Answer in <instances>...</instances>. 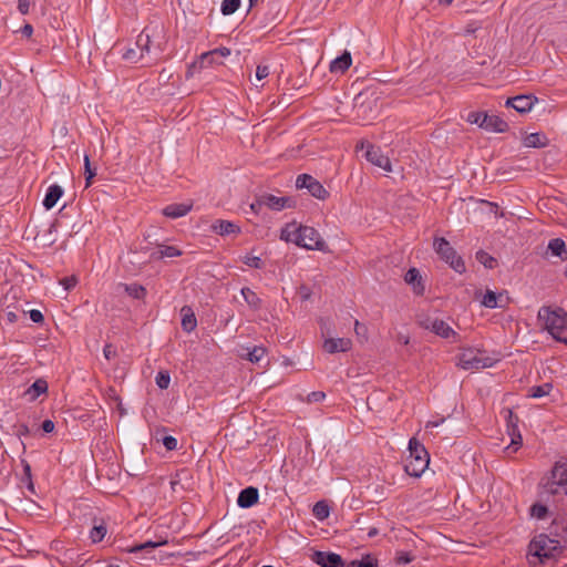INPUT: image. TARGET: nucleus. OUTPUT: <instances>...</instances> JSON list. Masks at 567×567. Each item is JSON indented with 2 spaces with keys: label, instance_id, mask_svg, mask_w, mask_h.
<instances>
[{
  "label": "nucleus",
  "instance_id": "obj_19",
  "mask_svg": "<svg viewBox=\"0 0 567 567\" xmlns=\"http://www.w3.org/2000/svg\"><path fill=\"white\" fill-rule=\"evenodd\" d=\"M534 99L528 95H518L506 101V106H512L519 113H526L532 110Z\"/></svg>",
  "mask_w": 567,
  "mask_h": 567
},
{
  "label": "nucleus",
  "instance_id": "obj_13",
  "mask_svg": "<svg viewBox=\"0 0 567 567\" xmlns=\"http://www.w3.org/2000/svg\"><path fill=\"white\" fill-rule=\"evenodd\" d=\"M554 543V540L549 539L545 535H539L538 537L534 538L529 545L530 551L534 556H537L538 558H548L550 556V545Z\"/></svg>",
  "mask_w": 567,
  "mask_h": 567
},
{
  "label": "nucleus",
  "instance_id": "obj_14",
  "mask_svg": "<svg viewBox=\"0 0 567 567\" xmlns=\"http://www.w3.org/2000/svg\"><path fill=\"white\" fill-rule=\"evenodd\" d=\"M311 559L321 567H343L341 556L334 553L315 551Z\"/></svg>",
  "mask_w": 567,
  "mask_h": 567
},
{
  "label": "nucleus",
  "instance_id": "obj_16",
  "mask_svg": "<svg viewBox=\"0 0 567 567\" xmlns=\"http://www.w3.org/2000/svg\"><path fill=\"white\" fill-rule=\"evenodd\" d=\"M351 347L352 341L349 338H330L323 342V349L328 353L347 352Z\"/></svg>",
  "mask_w": 567,
  "mask_h": 567
},
{
  "label": "nucleus",
  "instance_id": "obj_48",
  "mask_svg": "<svg viewBox=\"0 0 567 567\" xmlns=\"http://www.w3.org/2000/svg\"><path fill=\"white\" fill-rule=\"evenodd\" d=\"M162 442L167 451H174L177 449V440L174 436H171V435L165 436L162 440Z\"/></svg>",
  "mask_w": 567,
  "mask_h": 567
},
{
  "label": "nucleus",
  "instance_id": "obj_8",
  "mask_svg": "<svg viewBox=\"0 0 567 567\" xmlns=\"http://www.w3.org/2000/svg\"><path fill=\"white\" fill-rule=\"evenodd\" d=\"M422 327L432 331L436 336L449 339L452 342H457L460 340V336L453 330L452 327L447 322L439 318H427L426 320L421 322Z\"/></svg>",
  "mask_w": 567,
  "mask_h": 567
},
{
  "label": "nucleus",
  "instance_id": "obj_35",
  "mask_svg": "<svg viewBox=\"0 0 567 567\" xmlns=\"http://www.w3.org/2000/svg\"><path fill=\"white\" fill-rule=\"evenodd\" d=\"M551 389V383H544L542 385L532 386L529 389V396L534 399L546 396L550 393Z\"/></svg>",
  "mask_w": 567,
  "mask_h": 567
},
{
  "label": "nucleus",
  "instance_id": "obj_1",
  "mask_svg": "<svg viewBox=\"0 0 567 567\" xmlns=\"http://www.w3.org/2000/svg\"><path fill=\"white\" fill-rule=\"evenodd\" d=\"M280 239L307 250L330 251L327 243L316 228L303 226L296 221L287 224L281 229Z\"/></svg>",
  "mask_w": 567,
  "mask_h": 567
},
{
  "label": "nucleus",
  "instance_id": "obj_17",
  "mask_svg": "<svg viewBox=\"0 0 567 567\" xmlns=\"http://www.w3.org/2000/svg\"><path fill=\"white\" fill-rule=\"evenodd\" d=\"M508 413V421H507V430L508 434L511 436V445L506 447V450H509L512 446H514L513 452H516L517 449L522 445V435L517 429L516 422L518 421L517 416L513 414L512 411H507Z\"/></svg>",
  "mask_w": 567,
  "mask_h": 567
},
{
  "label": "nucleus",
  "instance_id": "obj_62",
  "mask_svg": "<svg viewBox=\"0 0 567 567\" xmlns=\"http://www.w3.org/2000/svg\"><path fill=\"white\" fill-rule=\"evenodd\" d=\"M8 319L10 322H14L17 320V315L14 312H9Z\"/></svg>",
  "mask_w": 567,
  "mask_h": 567
},
{
  "label": "nucleus",
  "instance_id": "obj_21",
  "mask_svg": "<svg viewBox=\"0 0 567 567\" xmlns=\"http://www.w3.org/2000/svg\"><path fill=\"white\" fill-rule=\"evenodd\" d=\"M352 58L350 52L344 51L340 56L336 58L330 63V72L331 73H344L351 65Z\"/></svg>",
  "mask_w": 567,
  "mask_h": 567
},
{
  "label": "nucleus",
  "instance_id": "obj_7",
  "mask_svg": "<svg viewBox=\"0 0 567 567\" xmlns=\"http://www.w3.org/2000/svg\"><path fill=\"white\" fill-rule=\"evenodd\" d=\"M434 249L436 254L449 264L456 272L465 271V264L451 244L443 237L434 239Z\"/></svg>",
  "mask_w": 567,
  "mask_h": 567
},
{
  "label": "nucleus",
  "instance_id": "obj_50",
  "mask_svg": "<svg viewBox=\"0 0 567 567\" xmlns=\"http://www.w3.org/2000/svg\"><path fill=\"white\" fill-rule=\"evenodd\" d=\"M269 66L268 65H258L256 69V79L261 81L269 75Z\"/></svg>",
  "mask_w": 567,
  "mask_h": 567
},
{
  "label": "nucleus",
  "instance_id": "obj_26",
  "mask_svg": "<svg viewBox=\"0 0 567 567\" xmlns=\"http://www.w3.org/2000/svg\"><path fill=\"white\" fill-rule=\"evenodd\" d=\"M167 544L166 540H161V542H145V543H142V544H137V545H134V546H130V547H126L125 548V551L127 553H132V554H138V553H150L152 550H154L155 548L162 546V545H165Z\"/></svg>",
  "mask_w": 567,
  "mask_h": 567
},
{
  "label": "nucleus",
  "instance_id": "obj_30",
  "mask_svg": "<svg viewBox=\"0 0 567 567\" xmlns=\"http://www.w3.org/2000/svg\"><path fill=\"white\" fill-rule=\"evenodd\" d=\"M404 279L408 284L414 286V290L416 293H422L424 287L422 286L421 276L417 269L411 268L410 270H408Z\"/></svg>",
  "mask_w": 567,
  "mask_h": 567
},
{
  "label": "nucleus",
  "instance_id": "obj_33",
  "mask_svg": "<svg viewBox=\"0 0 567 567\" xmlns=\"http://www.w3.org/2000/svg\"><path fill=\"white\" fill-rule=\"evenodd\" d=\"M181 255L182 250L175 246H159L158 249L153 254V256L157 258H172L178 257Z\"/></svg>",
  "mask_w": 567,
  "mask_h": 567
},
{
  "label": "nucleus",
  "instance_id": "obj_39",
  "mask_svg": "<svg viewBox=\"0 0 567 567\" xmlns=\"http://www.w3.org/2000/svg\"><path fill=\"white\" fill-rule=\"evenodd\" d=\"M106 535V527L105 525L101 524V525H95L91 532H90V538L93 543H99L101 542L104 536Z\"/></svg>",
  "mask_w": 567,
  "mask_h": 567
},
{
  "label": "nucleus",
  "instance_id": "obj_46",
  "mask_svg": "<svg viewBox=\"0 0 567 567\" xmlns=\"http://www.w3.org/2000/svg\"><path fill=\"white\" fill-rule=\"evenodd\" d=\"M354 332L360 342H365L368 340V328L358 320L354 321Z\"/></svg>",
  "mask_w": 567,
  "mask_h": 567
},
{
  "label": "nucleus",
  "instance_id": "obj_23",
  "mask_svg": "<svg viewBox=\"0 0 567 567\" xmlns=\"http://www.w3.org/2000/svg\"><path fill=\"white\" fill-rule=\"evenodd\" d=\"M192 206V204L187 203L171 204L163 209V214L169 218H179L187 215L190 212Z\"/></svg>",
  "mask_w": 567,
  "mask_h": 567
},
{
  "label": "nucleus",
  "instance_id": "obj_27",
  "mask_svg": "<svg viewBox=\"0 0 567 567\" xmlns=\"http://www.w3.org/2000/svg\"><path fill=\"white\" fill-rule=\"evenodd\" d=\"M182 328L186 332H192L197 326V320L194 312L189 307L185 306L182 308Z\"/></svg>",
  "mask_w": 567,
  "mask_h": 567
},
{
  "label": "nucleus",
  "instance_id": "obj_15",
  "mask_svg": "<svg viewBox=\"0 0 567 567\" xmlns=\"http://www.w3.org/2000/svg\"><path fill=\"white\" fill-rule=\"evenodd\" d=\"M291 200L289 197H279L272 194H261L259 195V204H264V207H267L272 210H282L286 207L291 206Z\"/></svg>",
  "mask_w": 567,
  "mask_h": 567
},
{
  "label": "nucleus",
  "instance_id": "obj_64",
  "mask_svg": "<svg viewBox=\"0 0 567 567\" xmlns=\"http://www.w3.org/2000/svg\"><path fill=\"white\" fill-rule=\"evenodd\" d=\"M453 1H454V0H440V3L449 6V4H451Z\"/></svg>",
  "mask_w": 567,
  "mask_h": 567
},
{
  "label": "nucleus",
  "instance_id": "obj_52",
  "mask_svg": "<svg viewBox=\"0 0 567 567\" xmlns=\"http://www.w3.org/2000/svg\"><path fill=\"white\" fill-rule=\"evenodd\" d=\"M103 354L106 360H111L116 357V350L112 344H106L103 349Z\"/></svg>",
  "mask_w": 567,
  "mask_h": 567
},
{
  "label": "nucleus",
  "instance_id": "obj_25",
  "mask_svg": "<svg viewBox=\"0 0 567 567\" xmlns=\"http://www.w3.org/2000/svg\"><path fill=\"white\" fill-rule=\"evenodd\" d=\"M62 195H63V189L61 186H59L56 184L51 185L48 188L45 197L43 199V206L47 209L53 208Z\"/></svg>",
  "mask_w": 567,
  "mask_h": 567
},
{
  "label": "nucleus",
  "instance_id": "obj_11",
  "mask_svg": "<svg viewBox=\"0 0 567 567\" xmlns=\"http://www.w3.org/2000/svg\"><path fill=\"white\" fill-rule=\"evenodd\" d=\"M364 157L372 165L382 168L384 172H392L390 158L382 153L380 147L368 144L364 153Z\"/></svg>",
  "mask_w": 567,
  "mask_h": 567
},
{
  "label": "nucleus",
  "instance_id": "obj_31",
  "mask_svg": "<svg viewBox=\"0 0 567 567\" xmlns=\"http://www.w3.org/2000/svg\"><path fill=\"white\" fill-rule=\"evenodd\" d=\"M48 391V383L43 379L35 380L32 385L27 390L25 394L30 395L31 400L37 399L39 395Z\"/></svg>",
  "mask_w": 567,
  "mask_h": 567
},
{
  "label": "nucleus",
  "instance_id": "obj_22",
  "mask_svg": "<svg viewBox=\"0 0 567 567\" xmlns=\"http://www.w3.org/2000/svg\"><path fill=\"white\" fill-rule=\"evenodd\" d=\"M547 251L551 256L559 258L561 261L567 260V247L561 238L550 239L547 245Z\"/></svg>",
  "mask_w": 567,
  "mask_h": 567
},
{
  "label": "nucleus",
  "instance_id": "obj_51",
  "mask_svg": "<svg viewBox=\"0 0 567 567\" xmlns=\"http://www.w3.org/2000/svg\"><path fill=\"white\" fill-rule=\"evenodd\" d=\"M60 284L64 287L65 290H70L76 285V278L73 276L65 277L60 281Z\"/></svg>",
  "mask_w": 567,
  "mask_h": 567
},
{
  "label": "nucleus",
  "instance_id": "obj_45",
  "mask_svg": "<svg viewBox=\"0 0 567 567\" xmlns=\"http://www.w3.org/2000/svg\"><path fill=\"white\" fill-rule=\"evenodd\" d=\"M476 258L487 268H493L496 262V260L493 257H491L487 252L482 250L476 252Z\"/></svg>",
  "mask_w": 567,
  "mask_h": 567
},
{
  "label": "nucleus",
  "instance_id": "obj_54",
  "mask_svg": "<svg viewBox=\"0 0 567 567\" xmlns=\"http://www.w3.org/2000/svg\"><path fill=\"white\" fill-rule=\"evenodd\" d=\"M30 319L35 323H41L44 320L42 312L37 309L30 311Z\"/></svg>",
  "mask_w": 567,
  "mask_h": 567
},
{
  "label": "nucleus",
  "instance_id": "obj_32",
  "mask_svg": "<svg viewBox=\"0 0 567 567\" xmlns=\"http://www.w3.org/2000/svg\"><path fill=\"white\" fill-rule=\"evenodd\" d=\"M246 353H241L240 357L247 359L251 363H258L266 354V349L261 346H255L252 349H246Z\"/></svg>",
  "mask_w": 567,
  "mask_h": 567
},
{
  "label": "nucleus",
  "instance_id": "obj_10",
  "mask_svg": "<svg viewBox=\"0 0 567 567\" xmlns=\"http://www.w3.org/2000/svg\"><path fill=\"white\" fill-rule=\"evenodd\" d=\"M229 55H230V50L228 48H225V47H221V48H218V49H214V50L208 51V52H204L199 56V59L197 61H195L194 63H192L188 66V70L186 72V78L189 79V78L194 76L196 70L204 69L206 60L208 58H216V56H218V59L220 60V58H227Z\"/></svg>",
  "mask_w": 567,
  "mask_h": 567
},
{
  "label": "nucleus",
  "instance_id": "obj_28",
  "mask_svg": "<svg viewBox=\"0 0 567 567\" xmlns=\"http://www.w3.org/2000/svg\"><path fill=\"white\" fill-rule=\"evenodd\" d=\"M523 143L526 147H544L547 144V138L540 133H530L524 137Z\"/></svg>",
  "mask_w": 567,
  "mask_h": 567
},
{
  "label": "nucleus",
  "instance_id": "obj_18",
  "mask_svg": "<svg viewBox=\"0 0 567 567\" xmlns=\"http://www.w3.org/2000/svg\"><path fill=\"white\" fill-rule=\"evenodd\" d=\"M258 489L256 487L249 486L239 493L237 504L241 508H248L258 502Z\"/></svg>",
  "mask_w": 567,
  "mask_h": 567
},
{
  "label": "nucleus",
  "instance_id": "obj_43",
  "mask_svg": "<svg viewBox=\"0 0 567 567\" xmlns=\"http://www.w3.org/2000/svg\"><path fill=\"white\" fill-rule=\"evenodd\" d=\"M155 382L159 389H163V390L167 389L171 383V377H169L168 372H166V371L158 372L155 378Z\"/></svg>",
  "mask_w": 567,
  "mask_h": 567
},
{
  "label": "nucleus",
  "instance_id": "obj_59",
  "mask_svg": "<svg viewBox=\"0 0 567 567\" xmlns=\"http://www.w3.org/2000/svg\"><path fill=\"white\" fill-rule=\"evenodd\" d=\"M443 422H444V419H441V420H437V421H429L426 423V429L427 427H436V426H439Z\"/></svg>",
  "mask_w": 567,
  "mask_h": 567
},
{
  "label": "nucleus",
  "instance_id": "obj_36",
  "mask_svg": "<svg viewBox=\"0 0 567 567\" xmlns=\"http://www.w3.org/2000/svg\"><path fill=\"white\" fill-rule=\"evenodd\" d=\"M549 509L546 505L536 503L530 507V515L537 519H545L548 517Z\"/></svg>",
  "mask_w": 567,
  "mask_h": 567
},
{
  "label": "nucleus",
  "instance_id": "obj_20",
  "mask_svg": "<svg viewBox=\"0 0 567 567\" xmlns=\"http://www.w3.org/2000/svg\"><path fill=\"white\" fill-rule=\"evenodd\" d=\"M212 229L220 236L237 235L240 233L239 226H237L236 224H234L229 220H223V219L216 220L212 225Z\"/></svg>",
  "mask_w": 567,
  "mask_h": 567
},
{
  "label": "nucleus",
  "instance_id": "obj_9",
  "mask_svg": "<svg viewBox=\"0 0 567 567\" xmlns=\"http://www.w3.org/2000/svg\"><path fill=\"white\" fill-rule=\"evenodd\" d=\"M297 188H307L308 192L318 199H326L329 196L328 190L322 186V184L308 174H301L296 179Z\"/></svg>",
  "mask_w": 567,
  "mask_h": 567
},
{
  "label": "nucleus",
  "instance_id": "obj_44",
  "mask_svg": "<svg viewBox=\"0 0 567 567\" xmlns=\"http://www.w3.org/2000/svg\"><path fill=\"white\" fill-rule=\"evenodd\" d=\"M347 567H377V560L371 556H367L361 560H353Z\"/></svg>",
  "mask_w": 567,
  "mask_h": 567
},
{
  "label": "nucleus",
  "instance_id": "obj_6",
  "mask_svg": "<svg viewBox=\"0 0 567 567\" xmlns=\"http://www.w3.org/2000/svg\"><path fill=\"white\" fill-rule=\"evenodd\" d=\"M163 31V28L159 25H148L146 27L137 37L135 47L140 52V56H144L146 54L152 53V48L155 51V58L163 51L161 42L154 43V38L159 37Z\"/></svg>",
  "mask_w": 567,
  "mask_h": 567
},
{
  "label": "nucleus",
  "instance_id": "obj_4",
  "mask_svg": "<svg viewBox=\"0 0 567 567\" xmlns=\"http://www.w3.org/2000/svg\"><path fill=\"white\" fill-rule=\"evenodd\" d=\"M409 451L410 455L404 465L405 472L410 476L419 477L429 465V453L426 452L425 447L414 437L409 442Z\"/></svg>",
  "mask_w": 567,
  "mask_h": 567
},
{
  "label": "nucleus",
  "instance_id": "obj_49",
  "mask_svg": "<svg viewBox=\"0 0 567 567\" xmlns=\"http://www.w3.org/2000/svg\"><path fill=\"white\" fill-rule=\"evenodd\" d=\"M326 398L324 392L321 391H315L308 394L307 402L308 403H317L322 401Z\"/></svg>",
  "mask_w": 567,
  "mask_h": 567
},
{
  "label": "nucleus",
  "instance_id": "obj_63",
  "mask_svg": "<svg viewBox=\"0 0 567 567\" xmlns=\"http://www.w3.org/2000/svg\"><path fill=\"white\" fill-rule=\"evenodd\" d=\"M375 535H378V529L374 527L368 532L369 537H374Z\"/></svg>",
  "mask_w": 567,
  "mask_h": 567
},
{
  "label": "nucleus",
  "instance_id": "obj_37",
  "mask_svg": "<svg viewBox=\"0 0 567 567\" xmlns=\"http://www.w3.org/2000/svg\"><path fill=\"white\" fill-rule=\"evenodd\" d=\"M466 121L468 123H471V124H476V125H478L480 127L483 128L484 123L486 121V113L485 112L472 111V112H470L467 114Z\"/></svg>",
  "mask_w": 567,
  "mask_h": 567
},
{
  "label": "nucleus",
  "instance_id": "obj_12",
  "mask_svg": "<svg viewBox=\"0 0 567 567\" xmlns=\"http://www.w3.org/2000/svg\"><path fill=\"white\" fill-rule=\"evenodd\" d=\"M481 305L488 309L506 308L509 302V297L505 292H495L487 289L484 293H481Z\"/></svg>",
  "mask_w": 567,
  "mask_h": 567
},
{
  "label": "nucleus",
  "instance_id": "obj_56",
  "mask_svg": "<svg viewBox=\"0 0 567 567\" xmlns=\"http://www.w3.org/2000/svg\"><path fill=\"white\" fill-rule=\"evenodd\" d=\"M21 33L27 37V38H31L32 33H33V28L31 24L27 23L24 24L22 28H21Z\"/></svg>",
  "mask_w": 567,
  "mask_h": 567
},
{
  "label": "nucleus",
  "instance_id": "obj_38",
  "mask_svg": "<svg viewBox=\"0 0 567 567\" xmlns=\"http://www.w3.org/2000/svg\"><path fill=\"white\" fill-rule=\"evenodd\" d=\"M239 6H240V0H224L221 2L220 10L224 16H230L234 12H236V10L239 8Z\"/></svg>",
  "mask_w": 567,
  "mask_h": 567
},
{
  "label": "nucleus",
  "instance_id": "obj_58",
  "mask_svg": "<svg viewBox=\"0 0 567 567\" xmlns=\"http://www.w3.org/2000/svg\"><path fill=\"white\" fill-rule=\"evenodd\" d=\"M264 207V204H259V196L255 199L254 203H251L250 205V208L254 210V212H258L260 210L261 208Z\"/></svg>",
  "mask_w": 567,
  "mask_h": 567
},
{
  "label": "nucleus",
  "instance_id": "obj_55",
  "mask_svg": "<svg viewBox=\"0 0 567 567\" xmlns=\"http://www.w3.org/2000/svg\"><path fill=\"white\" fill-rule=\"evenodd\" d=\"M42 430L45 433H51L54 430V423L51 420H44L42 423Z\"/></svg>",
  "mask_w": 567,
  "mask_h": 567
},
{
  "label": "nucleus",
  "instance_id": "obj_57",
  "mask_svg": "<svg viewBox=\"0 0 567 567\" xmlns=\"http://www.w3.org/2000/svg\"><path fill=\"white\" fill-rule=\"evenodd\" d=\"M213 64H223V62L218 59V56H216V58H208L206 60L205 68L206 66H210Z\"/></svg>",
  "mask_w": 567,
  "mask_h": 567
},
{
  "label": "nucleus",
  "instance_id": "obj_61",
  "mask_svg": "<svg viewBox=\"0 0 567 567\" xmlns=\"http://www.w3.org/2000/svg\"><path fill=\"white\" fill-rule=\"evenodd\" d=\"M24 473L28 477L31 476V467L27 462L24 463Z\"/></svg>",
  "mask_w": 567,
  "mask_h": 567
},
{
  "label": "nucleus",
  "instance_id": "obj_60",
  "mask_svg": "<svg viewBox=\"0 0 567 567\" xmlns=\"http://www.w3.org/2000/svg\"><path fill=\"white\" fill-rule=\"evenodd\" d=\"M411 561V557L409 556V554L404 553L402 554L400 557H399V563H403V564H406V563H410Z\"/></svg>",
  "mask_w": 567,
  "mask_h": 567
},
{
  "label": "nucleus",
  "instance_id": "obj_3",
  "mask_svg": "<svg viewBox=\"0 0 567 567\" xmlns=\"http://www.w3.org/2000/svg\"><path fill=\"white\" fill-rule=\"evenodd\" d=\"M537 318L544 323V329L558 342L567 344V338L561 333L567 329V312L560 308L543 306L539 308Z\"/></svg>",
  "mask_w": 567,
  "mask_h": 567
},
{
  "label": "nucleus",
  "instance_id": "obj_41",
  "mask_svg": "<svg viewBox=\"0 0 567 567\" xmlns=\"http://www.w3.org/2000/svg\"><path fill=\"white\" fill-rule=\"evenodd\" d=\"M125 290L135 299H142L146 293L145 288L136 284L125 286Z\"/></svg>",
  "mask_w": 567,
  "mask_h": 567
},
{
  "label": "nucleus",
  "instance_id": "obj_40",
  "mask_svg": "<svg viewBox=\"0 0 567 567\" xmlns=\"http://www.w3.org/2000/svg\"><path fill=\"white\" fill-rule=\"evenodd\" d=\"M84 175H85V182H86L85 186L89 187L92 183V179L96 175V169L91 167L89 155H84Z\"/></svg>",
  "mask_w": 567,
  "mask_h": 567
},
{
  "label": "nucleus",
  "instance_id": "obj_24",
  "mask_svg": "<svg viewBox=\"0 0 567 567\" xmlns=\"http://www.w3.org/2000/svg\"><path fill=\"white\" fill-rule=\"evenodd\" d=\"M507 123L497 115H489L486 113V121L483 128L488 132L503 133L507 130Z\"/></svg>",
  "mask_w": 567,
  "mask_h": 567
},
{
  "label": "nucleus",
  "instance_id": "obj_42",
  "mask_svg": "<svg viewBox=\"0 0 567 567\" xmlns=\"http://www.w3.org/2000/svg\"><path fill=\"white\" fill-rule=\"evenodd\" d=\"M241 261L247 265L248 267L255 268V269H261L264 267L262 260L252 255H246L241 258Z\"/></svg>",
  "mask_w": 567,
  "mask_h": 567
},
{
  "label": "nucleus",
  "instance_id": "obj_53",
  "mask_svg": "<svg viewBox=\"0 0 567 567\" xmlns=\"http://www.w3.org/2000/svg\"><path fill=\"white\" fill-rule=\"evenodd\" d=\"M18 10L21 14H28L30 10V1L29 0H18Z\"/></svg>",
  "mask_w": 567,
  "mask_h": 567
},
{
  "label": "nucleus",
  "instance_id": "obj_2",
  "mask_svg": "<svg viewBox=\"0 0 567 567\" xmlns=\"http://www.w3.org/2000/svg\"><path fill=\"white\" fill-rule=\"evenodd\" d=\"M557 508L567 514V463H556L545 485Z\"/></svg>",
  "mask_w": 567,
  "mask_h": 567
},
{
  "label": "nucleus",
  "instance_id": "obj_29",
  "mask_svg": "<svg viewBox=\"0 0 567 567\" xmlns=\"http://www.w3.org/2000/svg\"><path fill=\"white\" fill-rule=\"evenodd\" d=\"M240 292H241L243 298L245 299V301L251 309L258 310L261 307L260 298L250 288L245 287L241 289Z\"/></svg>",
  "mask_w": 567,
  "mask_h": 567
},
{
  "label": "nucleus",
  "instance_id": "obj_34",
  "mask_svg": "<svg viewBox=\"0 0 567 567\" xmlns=\"http://www.w3.org/2000/svg\"><path fill=\"white\" fill-rule=\"evenodd\" d=\"M313 516L319 520H324L329 517L330 508L323 501L317 502L312 508Z\"/></svg>",
  "mask_w": 567,
  "mask_h": 567
},
{
  "label": "nucleus",
  "instance_id": "obj_5",
  "mask_svg": "<svg viewBox=\"0 0 567 567\" xmlns=\"http://www.w3.org/2000/svg\"><path fill=\"white\" fill-rule=\"evenodd\" d=\"M497 359L486 355L477 349H463L457 355V365L464 370H480L491 368Z\"/></svg>",
  "mask_w": 567,
  "mask_h": 567
},
{
  "label": "nucleus",
  "instance_id": "obj_47",
  "mask_svg": "<svg viewBox=\"0 0 567 567\" xmlns=\"http://www.w3.org/2000/svg\"><path fill=\"white\" fill-rule=\"evenodd\" d=\"M123 58L126 60V61H130V62H133V63H136L138 62L140 60L144 59V56H140V52L138 50L135 48H130L125 51V53L123 54Z\"/></svg>",
  "mask_w": 567,
  "mask_h": 567
}]
</instances>
